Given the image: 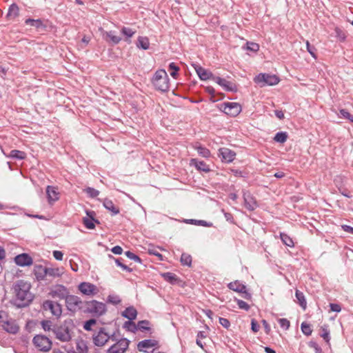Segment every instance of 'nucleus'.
Wrapping results in <instances>:
<instances>
[{
  "mask_svg": "<svg viewBox=\"0 0 353 353\" xmlns=\"http://www.w3.org/2000/svg\"><path fill=\"white\" fill-rule=\"evenodd\" d=\"M15 294V302L18 307H24L30 304L34 299V295L30 292V283L24 280H18L13 285Z\"/></svg>",
  "mask_w": 353,
  "mask_h": 353,
  "instance_id": "obj_1",
  "label": "nucleus"
},
{
  "mask_svg": "<svg viewBox=\"0 0 353 353\" xmlns=\"http://www.w3.org/2000/svg\"><path fill=\"white\" fill-rule=\"evenodd\" d=\"M152 82L155 88L162 92H165L169 90L170 79L166 71L163 69L156 71Z\"/></svg>",
  "mask_w": 353,
  "mask_h": 353,
  "instance_id": "obj_2",
  "label": "nucleus"
},
{
  "mask_svg": "<svg viewBox=\"0 0 353 353\" xmlns=\"http://www.w3.org/2000/svg\"><path fill=\"white\" fill-rule=\"evenodd\" d=\"M254 81L261 87L274 85L279 82V78L275 74L260 73L254 77Z\"/></svg>",
  "mask_w": 353,
  "mask_h": 353,
  "instance_id": "obj_3",
  "label": "nucleus"
},
{
  "mask_svg": "<svg viewBox=\"0 0 353 353\" xmlns=\"http://www.w3.org/2000/svg\"><path fill=\"white\" fill-rule=\"evenodd\" d=\"M52 332L55 335L56 339L63 342L69 341L72 337L71 331L66 323L59 326H54L52 327Z\"/></svg>",
  "mask_w": 353,
  "mask_h": 353,
  "instance_id": "obj_4",
  "label": "nucleus"
},
{
  "mask_svg": "<svg viewBox=\"0 0 353 353\" xmlns=\"http://www.w3.org/2000/svg\"><path fill=\"white\" fill-rule=\"evenodd\" d=\"M87 305L86 311L93 316H100L106 312L105 304L96 300L85 302Z\"/></svg>",
  "mask_w": 353,
  "mask_h": 353,
  "instance_id": "obj_5",
  "label": "nucleus"
},
{
  "mask_svg": "<svg viewBox=\"0 0 353 353\" xmlns=\"http://www.w3.org/2000/svg\"><path fill=\"white\" fill-rule=\"evenodd\" d=\"M32 343L39 350L46 352L52 347V341L46 336L38 334L33 339Z\"/></svg>",
  "mask_w": 353,
  "mask_h": 353,
  "instance_id": "obj_6",
  "label": "nucleus"
},
{
  "mask_svg": "<svg viewBox=\"0 0 353 353\" xmlns=\"http://www.w3.org/2000/svg\"><path fill=\"white\" fill-rule=\"evenodd\" d=\"M93 343L98 347H102L110 340L109 333L105 327H100L92 336Z\"/></svg>",
  "mask_w": 353,
  "mask_h": 353,
  "instance_id": "obj_7",
  "label": "nucleus"
},
{
  "mask_svg": "<svg viewBox=\"0 0 353 353\" xmlns=\"http://www.w3.org/2000/svg\"><path fill=\"white\" fill-rule=\"evenodd\" d=\"M65 301L67 309L70 312H76L83 308V303L77 296L69 294Z\"/></svg>",
  "mask_w": 353,
  "mask_h": 353,
  "instance_id": "obj_8",
  "label": "nucleus"
},
{
  "mask_svg": "<svg viewBox=\"0 0 353 353\" xmlns=\"http://www.w3.org/2000/svg\"><path fill=\"white\" fill-rule=\"evenodd\" d=\"M130 341L125 338L120 339L107 350V353H125L129 347Z\"/></svg>",
  "mask_w": 353,
  "mask_h": 353,
  "instance_id": "obj_9",
  "label": "nucleus"
},
{
  "mask_svg": "<svg viewBox=\"0 0 353 353\" xmlns=\"http://www.w3.org/2000/svg\"><path fill=\"white\" fill-rule=\"evenodd\" d=\"M223 111L231 117H236L241 112V105L235 102H226L222 105Z\"/></svg>",
  "mask_w": 353,
  "mask_h": 353,
  "instance_id": "obj_10",
  "label": "nucleus"
},
{
  "mask_svg": "<svg viewBox=\"0 0 353 353\" xmlns=\"http://www.w3.org/2000/svg\"><path fill=\"white\" fill-rule=\"evenodd\" d=\"M43 308L46 311L50 310L51 313L57 317H59L62 314V307L61 304L54 303L50 300H47L43 302Z\"/></svg>",
  "mask_w": 353,
  "mask_h": 353,
  "instance_id": "obj_11",
  "label": "nucleus"
},
{
  "mask_svg": "<svg viewBox=\"0 0 353 353\" xmlns=\"http://www.w3.org/2000/svg\"><path fill=\"white\" fill-rule=\"evenodd\" d=\"M50 294L52 298L65 300L66 297L69 294V291L65 286L63 285H57L50 290Z\"/></svg>",
  "mask_w": 353,
  "mask_h": 353,
  "instance_id": "obj_12",
  "label": "nucleus"
},
{
  "mask_svg": "<svg viewBox=\"0 0 353 353\" xmlns=\"http://www.w3.org/2000/svg\"><path fill=\"white\" fill-rule=\"evenodd\" d=\"M192 66L195 69L198 76L201 80L205 81L208 79L214 80L216 76H214L211 72L202 68L201 65L196 63H193Z\"/></svg>",
  "mask_w": 353,
  "mask_h": 353,
  "instance_id": "obj_13",
  "label": "nucleus"
},
{
  "mask_svg": "<svg viewBox=\"0 0 353 353\" xmlns=\"http://www.w3.org/2000/svg\"><path fill=\"white\" fill-rule=\"evenodd\" d=\"M219 156L222 161L230 163L235 159L236 153L229 148H222L219 150Z\"/></svg>",
  "mask_w": 353,
  "mask_h": 353,
  "instance_id": "obj_14",
  "label": "nucleus"
},
{
  "mask_svg": "<svg viewBox=\"0 0 353 353\" xmlns=\"http://www.w3.org/2000/svg\"><path fill=\"white\" fill-rule=\"evenodd\" d=\"M216 83H218L220 86H221L224 90L228 92H236L237 87L236 85L229 81H227L225 79L221 78L219 77H216L214 80Z\"/></svg>",
  "mask_w": 353,
  "mask_h": 353,
  "instance_id": "obj_15",
  "label": "nucleus"
},
{
  "mask_svg": "<svg viewBox=\"0 0 353 353\" xmlns=\"http://www.w3.org/2000/svg\"><path fill=\"white\" fill-rule=\"evenodd\" d=\"M15 263L21 267L29 266L32 264V258L26 253H22L14 257Z\"/></svg>",
  "mask_w": 353,
  "mask_h": 353,
  "instance_id": "obj_16",
  "label": "nucleus"
},
{
  "mask_svg": "<svg viewBox=\"0 0 353 353\" xmlns=\"http://www.w3.org/2000/svg\"><path fill=\"white\" fill-rule=\"evenodd\" d=\"M79 290L85 295H93L97 293V287L92 283L82 282L78 286Z\"/></svg>",
  "mask_w": 353,
  "mask_h": 353,
  "instance_id": "obj_17",
  "label": "nucleus"
},
{
  "mask_svg": "<svg viewBox=\"0 0 353 353\" xmlns=\"http://www.w3.org/2000/svg\"><path fill=\"white\" fill-rule=\"evenodd\" d=\"M86 214L88 217H84L83 223L86 228L92 230L95 228L94 223H99V221L94 219L95 212L94 211L87 210Z\"/></svg>",
  "mask_w": 353,
  "mask_h": 353,
  "instance_id": "obj_18",
  "label": "nucleus"
},
{
  "mask_svg": "<svg viewBox=\"0 0 353 353\" xmlns=\"http://www.w3.org/2000/svg\"><path fill=\"white\" fill-rule=\"evenodd\" d=\"M3 330H5L7 332L10 334H16L19 332V327L17 324L16 321L12 319H6V318L3 320V322L1 324Z\"/></svg>",
  "mask_w": 353,
  "mask_h": 353,
  "instance_id": "obj_19",
  "label": "nucleus"
},
{
  "mask_svg": "<svg viewBox=\"0 0 353 353\" xmlns=\"http://www.w3.org/2000/svg\"><path fill=\"white\" fill-rule=\"evenodd\" d=\"M243 196L245 207L249 211L254 210L257 207V203L252 195L249 192H244Z\"/></svg>",
  "mask_w": 353,
  "mask_h": 353,
  "instance_id": "obj_20",
  "label": "nucleus"
},
{
  "mask_svg": "<svg viewBox=\"0 0 353 353\" xmlns=\"http://www.w3.org/2000/svg\"><path fill=\"white\" fill-rule=\"evenodd\" d=\"M159 342L154 339H145L139 341L137 344V349L139 352H145L146 349L158 346Z\"/></svg>",
  "mask_w": 353,
  "mask_h": 353,
  "instance_id": "obj_21",
  "label": "nucleus"
},
{
  "mask_svg": "<svg viewBox=\"0 0 353 353\" xmlns=\"http://www.w3.org/2000/svg\"><path fill=\"white\" fill-rule=\"evenodd\" d=\"M47 268L41 265H36L34 268V274L39 281H42L47 276Z\"/></svg>",
  "mask_w": 353,
  "mask_h": 353,
  "instance_id": "obj_22",
  "label": "nucleus"
},
{
  "mask_svg": "<svg viewBox=\"0 0 353 353\" xmlns=\"http://www.w3.org/2000/svg\"><path fill=\"white\" fill-rule=\"evenodd\" d=\"M190 165H194L199 171H203L206 173L210 171L209 165H207L203 161H199L196 159H192L190 161Z\"/></svg>",
  "mask_w": 353,
  "mask_h": 353,
  "instance_id": "obj_23",
  "label": "nucleus"
},
{
  "mask_svg": "<svg viewBox=\"0 0 353 353\" xmlns=\"http://www.w3.org/2000/svg\"><path fill=\"white\" fill-rule=\"evenodd\" d=\"M121 315L128 320H134L137 316V311L133 306H130L122 312Z\"/></svg>",
  "mask_w": 353,
  "mask_h": 353,
  "instance_id": "obj_24",
  "label": "nucleus"
},
{
  "mask_svg": "<svg viewBox=\"0 0 353 353\" xmlns=\"http://www.w3.org/2000/svg\"><path fill=\"white\" fill-rule=\"evenodd\" d=\"M25 23L26 25L35 27L39 30H44L46 28V26L41 19H27Z\"/></svg>",
  "mask_w": 353,
  "mask_h": 353,
  "instance_id": "obj_25",
  "label": "nucleus"
},
{
  "mask_svg": "<svg viewBox=\"0 0 353 353\" xmlns=\"http://www.w3.org/2000/svg\"><path fill=\"white\" fill-rule=\"evenodd\" d=\"M46 194L49 203L54 202L59 199V192H57L54 187L48 186L46 189Z\"/></svg>",
  "mask_w": 353,
  "mask_h": 353,
  "instance_id": "obj_26",
  "label": "nucleus"
},
{
  "mask_svg": "<svg viewBox=\"0 0 353 353\" xmlns=\"http://www.w3.org/2000/svg\"><path fill=\"white\" fill-rule=\"evenodd\" d=\"M104 208L108 211L111 212L112 215H116L119 213V209L114 205L113 202L108 199H105L103 201Z\"/></svg>",
  "mask_w": 353,
  "mask_h": 353,
  "instance_id": "obj_27",
  "label": "nucleus"
},
{
  "mask_svg": "<svg viewBox=\"0 0 353 353\" xmlns=\"http://www.w3.org/2000/svg\"><path fill=\"white\" fill-rule=\"evenodd\" d=\"M19 6L16 3H12L10 6L8 8V13L6 14V18L8 19H13L19 16Z\"/></svg>",
  "mask_w": 353,
  "mask_h": 353,
  "instance_id": "obj_28",
  "label": "nucleus"
},
{
  "mask_svg": "<svg viewBox=\"0 0 353 353\" xmlns=\"http://www.w3.org/2000/svg\"><path fill=\"white\" fill-rule=\"evenodd\" d=\"M228 287L230 290H232L234 292H243L244 289H246V286L242 283H241L239 281H235L233 282H230Z\"/></svg>",
  "mask_w": 353,
  "mask_h": 353,
  "instance_id": "obj_29",
  "label": "nucleus"
},
{
  "mask_svg": "<svg viewBox=\"0 0 353 353\" xmlns=\"http://www.w3.org/2000/svg\"><path fill=\"white\" fill-rule=\"evenodd\" d=\"M137 46L139 48H141L143 50L149 49L150 41L148 38L146 37H139L137 39Z\"/></svg>",
  "mask_w": 353,
  "mask_h": 353,
  "instance_id": "obj_30",
  "label": "nucleus"
},
{
  "mask_svg": "<svg viewBox=\"0 0 353 353\" xmlns=\"http://www.w3.org/2000/svg\"><path fill=\"white\" fill-rule=\"evenodd\" d=\"M8 157L14 159L23 160L26 158V154L23 151L12 150L10 151Z\"/></svg>",
  "mask_w": 353,
  "mask_h": 353,
  "instance_id": "obj_31",
  "label": "nucleus"
},
{
  "mask_svg": "<svg viewBox=\"0 0 353 353\" xmlns=\"http://www.w3.org/2000/svg\"><path fill=\"white\" fill-rule=\"evenodd\" d=\"M295 296L298 301V303L299 304V305L303 310H305L307 307V302L303 293L299 291V290H296Z\"/></svg>",
  "mask_w": 353,
  "mask_h": 353,
  "instance_id": "obj_32",
  "label": "nucleus"
},
{
  "mask_svg": "<svg viewBox=\"0 0 353 353\" xmlns=\"http://www.w3.org/2000/svg\"><path fill=\"white\" fill-rule=\"evenodd\" d=\"M194 149L197 151L199 154L204 158H208L210 156V151L202 145L196 143L194 146Z\"/></svg>",
  "mask_w": 353,
  "mask_h": 353,
  "instance_id": "obj_33",
  "label": "nucleus"
},
{
  "mask_svg": "<svg viewBox=\"0 0 353 353\" xmlns=\"http://www.w3.org/2000/svg\"><path fill=\"white\" fill-rule=\"evenodd\" d=\"M161 276L168 282L171 284H175L177 283L179 279L177 276L172 272H165L161 274Z\"/></svg>",
  "mask_w": 353,
  "mask_h": 353,
  "instance_id": "obj_34",
  "label": "nucleus"
},
{
  "mask_svg": "<svg viewBox=\"0 0 353 353\" xmlns=\"http://www.w3.org/2000/svg\"><path fill=\"white\" fill-rule=\"evenodd\" d=\"M137 324L133 322V320H128L123 323V327L128 332L135 333L137 331Z\"/></svg>",
  "mask_w": 353,
  "mask_h": 353,
  "instance_id": "obj_35",
  "label": "nucleus"
},
{
  "mask_svg": "<svg viewBox=\"0 0 353 353\" xmlns=\"http://www.w3.org/2000/svg\"><path fill=\"white\" fill-rule=\"evenodd\" d=\"M280 237L283 244L290 248L294 247V244L292 239L287 234L281 232Z\"/></svg>",
  "mask_w": 353,
  "mask_h": 353,
  "instance_id": "obj_36",
  "label": "nucleus"
},
{
  "mask_svg": "<svg viewBox=\"0 0 353 353\" xmlns=\"http://www.w3.org/2000/svg\"><path fill=\"white\" fill-rule=\"evenodd\" d=\"M47 275L52 277H59L63 274V272L58 268H47Z\"/></svg>",
  "mask_w": 353,
  "mask_h": 353,
  "instance_id": "obj_37",
  "label": "nucleus"
},
{
  "mask_svg": "<svg viewBox=\"0 0 353 353\" xmlns=\"http://www.w3.org/2000/svg\"><path fill=\"white\" fill-rule=\"evenodd\" d=\"M288 137V135L286 132H279L275 134L274 140L277 143H283L287 141Z\"/></svg>",
  "mask_w": 353,
  "mask_h": 353,
  "instance_id": "obj_38",
  "label": "nucleus"
},
{
  "mask_svg": "<svg viewBox=\"0 0 353 353\" xmlns=\"http://www.w3.org/2000/svg\"><path fill=\"white\" fill-rule=\"evenodd\" d=\"M150 322L147 320L140 321L137 323V330H140L141 332L150 331L151 329L150 327Z\"/></svg>",
  "mask_w": 353,
  "mask_h": 353,
  "instance_id": "obj_39",
  "label": "nucleus"
},
{
  "mask_svg": "<svg viewBox=\"0 0 353 353\" xmlns=\"http://www.w3.org/2000/svg\"><path fill=\"white\" fill-rule=\"evenodd\" d=\"M180 261L183 265L190 267L192 265V256L187 253H183L181 256Z\"/></svg>",
  "mask_w": 353,
  "mask_h": 353,
  "instance_id": "obj_40",
  "label": "nucleus"
},
{
  "mask_svg": "<svg viewBox=\"0 0 353 353\" xmlns=\"http://www.w3.org/2000/svg\"><path fill=\"white\" fill-rule=\"evenodd\" d=\"M334 36L338 39L339 41L341 42L344 41L346 39V34L345 32L338 27L334 28Z\"/></svg>",
  "mask_w": 353,
  "mask_h": 353,
  "instance_id": "obj_41",
  "label": "nucleus"
},
{
  "mask_svg": "<svg viewBox=\"0 0 353 353\" xmlns=\"http://www.w3.org/2000/svg\"><path fill=\"white\" fill-rule=\"evenodd\" d=\"M187 222L196 225H201L204 227H211L212 225V223L207 222L206 221L204 220L189 219L188 220Z\"/></svg>",
  "mask_w": 353,
  "mask_h": 353,
  "instance_id": "obj_42",
  "label": "nucleus"
},
{
  "mask_svg": "<svg viewBox=\"0 0 353 353\" xmlns=\"http://www.w3.org/2000/svg\"><path fill=\"white\" fill-rule=\"evenodd\" d=\"M109 257L110 259H112L114 260L116 264L121 267L123 270H125L126 272H131L132 271V270L131 268H130L129 267H128L127 265H124L122 262H121V260L122 259H116L114 258L113 256L112 255H109Z\"/></svg>",
  "mask_w": 353,
  "mask_h": 353,
  "instance_id": "obj_43",
  "label": "nucleus"
},
{
  "mask_svg": "<svg viewBox=\"0 0 353 353\" xmlns=\"http://www.w3.org/2000/svg\"><path fill=\"white\" fill-rule=\"evenodd\" d=\"M301 329L302 332L306 335L310 336L312 334V330L311 328V326L310 324L307 323L306 322H303L301 325Z\"/></svg>",
  "mask_w": 353,
  "mask_h": 353,
  "instance_id": "obj_44",
  "label": "nucleus"
},
{
  "mask_svg": "<svg viewBox=\"0 0 353 353\" xmlns=\"http://www.w3.org/2000/svg\"><path fill=\"white\" fill-rule=\"evenodd\" d=\"M105 34L106 37L109 38L114 44L119 43L121 40V38L115 35L114 32L112 31L107 32Z\"/></svg>",
  "mask_w": 353,
  "mask_h": 353,
  "instance_id": "obj_45",
  "label": "nucleus"
},
{
  "mask_svg": "<svg viewBox=\"0 0 353 353\" xmlns=\"http://www.w3.org/2000/svg\"><path fill=\"white\" fill-rule=\"evenodd\" d=\"M107 301L108 303L114 305L119 304L121 302L120 297L116 294H110L108 296Z\"/></svg>",
  "mask_w": 353,
  "mask_h": 353,
  "instance_id": "obj_46",
  "label": "nucleus"
},
{
  "mask_svg": "<svg viewBox=\"0 0 353 353\" xmlns=\"http://www.w3.org/2000/svg\"><path fill=\"white\" fill-rule=\"evenodd\" d=\"M169 70H172L170 72V75L174 78L176 79L178 77V72L179 70V68L174 63L172 62L169 64Z\"/></svg>",
  "mask_w": 353,
  "mask_h": 353,
  "instance_id": "obj_47",
  "label": "nucleus"
},
{
  "mask_svg": "<svg viewBox=\"0 0 353 353\" xmlns=\"http://www.w3.org/2000/svg\"><path fill=\"white\" fill-rule=\"evenodd\" d=\"M97 323V320L94 319H89L88 321H85L83 325V328L86 331H91L92 330V326L94 325Z\"/></svg>",
  "mask_w": 353,
  "mask_h": 353,
  "instance_id": "obj_48",
  "label": "nucleus"
},
{
  "mask_svg": "<svg viewBox=\"0 0 353 353\" xmlns=\"http://www.w3.org/2000/svg\"><path fill=\"white\" fill-rule=\"evenodd\" d=\"M125 254L128 259L139 263H141V259H140V257L138 255L134 254L133 252L130 251H127L125 252Z\"/></svg>",
  "mask_w": 353,
  "mask_h": 353,
  "instance_id": "obj_49",
  "label": "nucleus"
},
{
  "mask_svg": "<svg viewBox=\"0 0 353 353\" xmlns=\"http://www.w3.org/2000/svg\"><path fill=\"white\" fill-rule=\"evenodd\" d=\"M235 301L236 302L239 307L241 310H244L245 311H248L250 308V305L243 300L235 299Z\"/></svg>",
  "mask_w": 353,
  "mask_h": 353,
  "instance_id": "obj_50",
  "label": "nucleus"
},
{
  "mask_svg": "<svg viewBox=\"0 0 353 353\" xmlns=\"http://www.w3.org/2000/svg\"><path fill=\"white\" fill-rule=\"evenodd\" d=\"M340 116L344 119H347L350 120L351 122H353V115H352L347 110L341 109L340 110Z\"/></svg>",
  "mask_w": 353,
  "mask_h": 353,
  "instance_id": "obj_51",
  "label": "nucleus"
},
{
  "mask_svg": "<svg viewBox=\"0 0 353 353\" xmlns=\"http://www.w3.org/2000/svg\"><path fill=\"white\" fill-rule=\"evenodd\" d=\"M85 191L92 198H95L99 194V190L90 187L87 188Z\"/></svg>",
  "mask_w": 353,
  "mask_h": 353,
  "instance_id": "obj_52",
  "label": "nucleus"
},
{
  "mask_svg": "<svg viewBox=\"0 0 353 353\" xmlns=\"http://www.w3.org/2000/svg\"><path fill=\"white\" fill-rule=\"evenodd\" d=\"M77 349L79 353H88V347L83 341L77 343Z\"/></svg>",
  "mask_w": 353,
  "mask_h": 353,
  "instance_id": "obj_53",
  "label": "nucleus"
},
{
  "mask_svg": "<svg viewBox=\"0 0 353 353\" xmlns=\"http://www.w3.org/2000/svg\"><path fill=\"white\" fill-rule=\"evenodd\" d=\"M247 50L256 52L259 50V44L254 42H248Z\"/></svg>",
  "mask_w": 353,
  "mask_h": 353,
  "instance_id": "obj_54",
  "label": "nucleus"
},
{
  "mask_svg": "<svg viewBox=\"0 0 353 353\" xmlns=\"http://www.w3.org/2000/svg\"><path fill=\"white\" fill-rule=\"evenodd\" d=\"M41 326H42V328L45 331H50V330L52 331V321H49V320L42 321H41Z\"/></svg>",
  "mask_w": 353,
  "mask_h": 353,
  "instance_id": "obj_55",
  "label": "nucleus"
},
{
  "mask_svg": "<svg viewBox=\"0 0 353 353\" xmlns=\"http://www.w3.org/2000/svg\"><path fill=\"white\" fill-rule=\"evenodd\" d=\"M121 32H122V34H123L125 36H126L128 38L132 37L134 35V34L135 33V32L133 31L131 28H127V27H123L121 29Z\"/></svg>",
  "mask_w": 353,
  "mask_h": 353,
  "instance_id": "obj_56",
  "label": "nucleus"
},
{
  "mask_svg": "<svg viewBox=\"0 0 353 353\" xmlns=\"http://www.w3.org/2000/svg\"><path fill=\"white\" fill-rule=\"evenodd\" d=\"M279 323L285 330H288L290 326V323L287 319H279Z\"/></svg>",
  "mask_w": 353,
  "mask_h": 353,
  "instance_id": "obj_57",
  "label": "nucleus"
},
{
  "mask_svg": "<svg viewBox=\"0 0 353 353\" xmlns=\"http://www.w3.org/2000/svg\"><path fill=\"white\" fill-rule=\"evenodd\" d=\"M308 345L313 348L316 353H322L321 347L315 341H310Z\"/></svg>",
  "mask_w": 353,
  "mask_h": 353,
  "instance_id": "obj_58",
  "label": "nucleus"
},
{
  "mask_svg": "<svg viewBox=\"0 0 353 353\" xmlns=\"http://www.w3.org/2000/svg\"><path fill=\"white\" fill-rule=\"evenodd\" d=\"M306 47H307V52L312 56V57L316 58V53H315L316 50L314 46H311L310 44L308 41H306Z\"/></svg>",
  "mask_w": 353,
  "mask_h": 353,
  "instance_id": "obj_59",
  "label": "nucleus"
},
{
  "mask_svg": "<svg viewBox=\"0 0 353 353\" xmlns=\"http://www.w3.org/2000/svg\"><path fill=\"white\" fill-rule=\"evenodd\" d=\"M219 323L225 328L228 329L230 326V322L228 319L223 317H220L219 319Z\"/></svg>",
  "mask_w": 353,
  "mask_h": 353,
  "instance_id": "obj_60",
  "label": "nucleus"
},
{
  "mask_svg": "<svg viewBox=\"0 0 353 353\" xmlns=\"http://www.w3.org/2000/svg\"><path fill=\"white\" fill-rule=\"evenodd\" d=\"M259 325L256 320L252 319L251 321V329L254 332H257L259 330Z\"/></svg>",
  "mask_w": 353,
  "mask_h": 353,
  "instance_id": "obj_61",
  "label": "nucleus"
},
{
  "mask_svg": "<svg viewBox=\"0 0 353 353\" xmlns=\"http://www.w3.org/2000/svg\"><path fill=\"white\" fill-rule=\"evenodd\" d=\"M330 310L332 312H339L341 310V307L339 304L337 303H330Z\"/></svg>",
  "mask_w": 353,
  "mask_h": 353,
  "instance_id": "obj_62",
  "label": "nucleus"
},
{
  "mask_svg": "<svg viewBox=\"0 0 353 353\" xmlns=\"http://www.w3.org/2000/svg\"><path fill=\"white\" fill-rule=\"evenodd\" d=\"M323 333L321 334V337H323L326 341H329L330 340V332L327 328H322Z\"/></svg>",
  "mask_w": 353,
  "mask_h": 353,
  "instance_id": "obj_63",
  "label": "nucleus"
},
{
  "mask_svg": "<svg viewBox=\"0 0 353 353\" xmlns=\"http://www.w3.org/2000/svg\"><path fill=\"white\" fill-rule=\"evenodd\" d=\"M53 256L55 259L58 261H61L63 259V254L62 252L59 250H54L53 252Z\"/></svg>",
  "mask_w": 353,
  "mask_h": 353,
  "instance_id": "obj_64",
  "label": "nucleus"
}]
</instances>
